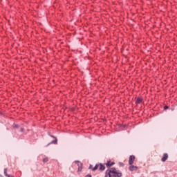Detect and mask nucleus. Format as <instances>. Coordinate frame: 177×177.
Masks as SVG:
<instances>
[{"mask_svg": "<svg viewBox=\"0 0 177 177\" xmlns=\"http://www.w3.org/2000/svg\"><path fill=\"white\" fill-rule=\"evenodd\" d=\"M122 176V173L115 168H111L106 171L105 177H121Z\"/></svg>", "mask_w": 177, "mask_h": 177, "instance_id": "1", "label": "nucleus"}, {"mask_svg": "<svg viewBox=\"0 0 177 177\" xmlns=\"http://www.w3.org/2000/svg\"><path fill=\"white\" fill-rule=\"evenodd\" d=\"M133 161H135V156L131 155L129 158V165H132L133 164Z\"/></svg>", "mask_w": 177, "mask_h": 177, "instance_id": "2", "label": "nucleus"}, {"mask_svg": "<svg viewBox=\"0 0 177 177\" xmlns=\"http://www.w3.org/2000/svg\"><path fill=\"white\" fill-rule=\"evenodd\" d=\"M129 171H131V172H133V171H138V166H133L132 165H130L129 167Z\"/></svg>", "mask_w": 177, "mask_h": 177, "instance_id": "3", "label": "nucleus"}, {"mask_svg": "<svg viewBox=\"0 0 177 177\" xmlns=\"http://www.w3.org/2000/svg\"><path fill=\"white\" fill-rule=\"evenodd\" d=\"M167 160H168V153H164L161 158V161L162 162H165V161H167Z\"/></svg>", "mask_w": 177, "mask_h": 177, "instance_id": "4", "label": "nucleus"}, {"mask_svg": "<svg viewBox=\"0 0 177 177\" xmlns=\"http://www.w3.org/2000/svg\"><path fill=\"white\" fill-rule=\"evenodd\" d=\"M98 169H99V171H104V169H106V167H104V165H103L102 164H99Z\"/></svg>", "mask_w": 177, "mask_h": 177, "instance_id": "5", "label": "nucleus"}, {"mask_svg": "<svg viewBox=\"0 0 177 177\" xmlns=\"http://www.w3.org/2000/svg\"><path fill=\"white\" fill-rule=\"evenodd\" d=\"M78 167V171H82V163L81 162H76Z\"/></svg>", "mask_w": 177, "mask_h": 177, "instance_id": "6", "label": "nucleus"}, {"mask_svg": "<svg viewBox=\"0 0 177 177\" xmlns=\"http://www.w3.org/2000/svg\"><path fill=\"white\" fill-rule=\"evenodd\" d=\"M114 162H107V163H106V166L108 167V168H110V167H113V165H114Z\"/></svg>", "mask_w": 177, "mask_h": 177, "instance_id": "7", "label": "nucleus"}, {"mask_svg": "<svg viewBox=\"0 0 177 177\" xmlns=\"http://www.w3.org/2000/svg\"><path fill=\"white\" fill-rule=\"evenodd\" d=\"M142 98H138L137 100H136V103L138 104H139L142 103Z\"/></svg>", "mask_w": 177, "mask_h": 177, "instance_id": "8", "label": "nucleus"}, {"mask_svg": "<svg viewBox=\"0 0 177 177\" xmlns=\"http://www.w3.org/2000/svg\"><path fill=\"white\" fill-rule=\"evenodd\" d=\"M99 169V165H96L93 169L92 171H96V169Z\"/></svg>", "mask_w": 177, "mask_h": 177, "instance_id": "9", "label": "nucleus"}, {"mask_svg": "<svg viewBox=\"0 0 177 177\" xmlns=\"http://www.w3.org/2000/svg\"><path fill=\"white\" fill-rule=\"evenodd\" d=\"M4 175L7 177L10 176V175H8V169H4Z\"/></svg>", "mask_w": 177, "mask_h": 177, "instance_id": "10", "label": "nucleus"}, {"mask_svg": "<svg viewBox=\"0 0 177 177\" xmlns=\"http://www.w3.org/2000/svg\"><path fill=\"white\" fill-rule=\"evenodd\" d=\"M52 143H53L54 145H57V139H55V140L52 141V142L50 143V145L52 144Z\"/></svg>", "mask_w": 177, "mask_h": 177, "instance_id": "11", "label": "nucleus"}, {"mask_svg": "<svg viewBox=\"0 0 177 177\" xmlns=\"http://www.w3.org/2000/svg\"><path fill=\"white\" fill-rule=\"evenodd\" d=\"M48 160H49V159H48V158H44L43 159V162H48Z\"/></svg>", "mask_w": 177, "mask_h": 177, "instance_id": "12", "label": "nucleus"}, {"mask_svg": "<svg viewBox=\"0 0 177 177\" xmlns=\"http://www.w3.org/2000/svg\"><path fill=\"white\" fill-rule=\"evenodd\" d=\"M85 177H92V176H91V175L88 174V175H86Z\"/></svg>", "mask_w": 177, "mask_h": 177, "instance_id": "13", "label": "nucleus"}, {"mask_svg": "<svg viewBox=\"0 0 177 177\" xmlns=\"http://www.w3.org/2000/svg\"><path fill=\"white\" fill-rule=\"evenodd\" d=\"M167 109H168V106H165V110H167Z\"/></svg>", "mask_w": 177, "mask_h": 177, "instance_id": "14", "label": "nucleus"}, {"mask_svg": "<svg viewBox=\"0 0 177 177\" xmlns=\"http://www.w3.org/2000/svg\"><path fill=\"white\" fill-rule=\"evenodd\" d=\"M92 168V165H90L89 167V169H91Z\"/></svg>", "mask_w": 177, "mask_h": 177, "instance_id": "15", "label": "nucleus"}, {"mask_svg": "<svg viewBox=\"0 0 177 177\" xmlns=\"http://www.w3.org/2000/svg\"><path fill=\"white\" fill-rule=\"evenodd\" d=\"M23 131H24L23 129H21V131L23 132Z\"/></svg>", "mask_w": 177, "mask_h": 177, "instance_id": "16", "label": "nucleus"}, {"mask_svg": "<svg viewBox=\"0 0 177 177\" xmlns=\"http://www.w3.org/2000/svg\"><path fill=\"white\" fill-rule=\"evenodd\" d=\"M8 177H14V176H8Z\"/></svg>", "mask_w": 177, "mask_h": 177, "instance_id": "17", "label": "nucleus"}]
</instances>
